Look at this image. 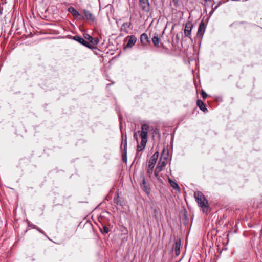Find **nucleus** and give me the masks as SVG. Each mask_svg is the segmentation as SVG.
<instances>
[{"mask_svg": "<svg viewBox=\"0 0 262 262\" xmlns=\"http://www.w3.org/2000/svg\"><path fill=\"white\" fill-rule=\"evenodd\" d=\"M134 137L136 139V140H137V142H138V137H137V136L136 135V134H135L134 135Z\"/></svg>", "mask_w": 262, "mask_h": 262, "instance_id": "30", "label": "nucleus"}, {"mask_svg": "<svg viewBox=\"0 0 262 262\" xmlns=\"http://www.w3.org/2000/svg\"><path fill=\"white\" fill-rule=\"evenodd\" d=\"M194 197L196 201L203 210L204 212H207L208 210V203L203 194L200 191L194 192Z\"/></svg>", "mask_w": 262, "mask_h": 262, "instance_id": "1", "label": "nucleus"}, {"mask_svg": "<svg viewBox=\"0 0 262 262\" xmlns=\"http://www.w3.org/2000/svg\"><path fill=\"white\" fill-rule=\"evenodd\" d=\"M201 96L203 99H206L207 97V94L204 90H202Z\"/></svg>", "mask_w": 262, "mask_h": 262, "instance_id": "24", "label": "nucleus"}, {"mask_svg": "<svg viewBox=\"0 0 262 262\" xmlns=\"http://www.w3.org/2000/svg\"><path fill=\"white\" fill-rule=\"evenodd\" d=\"M114 202L117 204L119 205L120 204L119 200V194L117 193V197L116 198L114 199Z\"/></svg>", "mask_w": 262, "mask_h": 262, "instance_id": "25", "label": "nucleus"}, {"mask_svg": "<svg viewBox=\"0 0 262 262\" xmlns=\"http://www.w3.org/2000/svg\"><path fill=\"white\" fill-rule=\"evenodd\" d=\"M220 5V3H219L216 6H215L214 8L212 9L211 11L210 12V14L213 13L214 11L218 8V7Z\"/></svg>", "mask_w": 262, "mask_h": 262, "instance_id": "26", "label": "nucleus"}, {"mask_svg": "<svg viewBox=\"0 0 262 262\" xmlns=\"http://www.w3.org/2000/svg\"><path fill=\"white\" fill-rule=\"evenodd\" d=\"M121 146H123V151H127V141L126 135H125L124 136H122Z\"/></svg>", "mask_w": 262, "mask_h": 262, "instance_id": "19", "label": "nucleus"}, {"mask_svg": "<svg viewBox=\"0 0 262 262\" xmlns=\"http://www.w3.org/2000/svg\"><path fill=\"white\" fill-rule=\"evenodd\" d=\"M166 165V163L165 161H163L162 162H159L157 166H156L155 170V176L157 179L160 181L162 182V179L160 178L159 173L162 170L163 167H165Z\"/></svg>", "mask_w": 262, "mask_h": 262, "instance_id": "7", "label": "nucleus"}, {"mask_svg": "<svg viewBox=\"0 0 262 262\" xmlns=\"http://www.w3.org/2000/svg\"><path fill=\"white\" fill-rule=\"evenodd\" d=\"M168 181H169V183L170 184V186L172 188H173L175 189H179V185H178V184L176 182H174V181L170 179H168Z\"/></svg>", "mask_w": 262, "mask_h": 262, "instance_id": "20", "label": "nucleus"}, {"mask_svg": "<svg viewBox=\"0 0 262 262\" xmlns=\"http://www.w3.org/2000/svg\"><path fill=\"white\" fill-rule=\"evenodd\" d=\"M193 28V25L191 22L188 21L187 22L185 26L184 29V35L185 37H187L190 39L191 38V32L192 29Z\"/></svg>", "mask_w": 262, "mask_h": 262, "instance_id": "10", "label": "nucleus"}, {"mask_svg": "<svg viewBox=\"0 0 262 262\" xmlns=\"http://www.w3.org/2000/svg\"><path fill=\"white\" fill-rule=\"evenodd\" d=\"M140 177L142 180V183L140 185L141 188L147 194H149L150 193V188L149 183L146 182L143 173H141Z\"/></svg>", "mask_w": 262, "mask_h": 262, "instance_id": "3", "label": "nucleus"}, {"mask_svg": "<svg viewBox=\"0 0 262 262\" xmlns=\"http://www.w3.org/2000/svg\"><path fill=\"white\" fill-rule=\"evenodd\" d=\"M197 105L200 108L201 110L203 111L204 112H207V109L205 106L203 102L201 100H197Z\"/></svg>", "mask_w": 262, "mask_h": 262, "instance_id": "18", "label": "nucleus"}, {"mask_svg": "<svg viewBox=\"0 0 262 262\" xmlns=\"http://www.w3.org/2000/svg\"><path fill=\"white\" fill-rule=\"evenodd\" d=\"M139 5L142 10L145 12L149 11L150 4L149 0H139Z\"/></svg>", "mask_w": 262, "mask_h": 262, "instance_id": "9", "label": "nucleus"}, {"mask_svg": "<svg viewBox=\"0 0 262 262\" xmlns=\"http://www.w3.org/2000/svg\"><path fill=\"white\" fill-rule=\"evenodd\" d=\"M205 29L206 27L205 25V23L203 21H202L199 26V28L197 32V35L198 36H201L203 35L205 32Z\"/></svg>", "mask_w": 262, "mask_h": 262, "instance_id": "15", "label": "nucleus"}, {"mask_svg": "<svg viewBox=\"0 0 262 262\" xmlns=\"http://www.w3.org/2000/svg\"><path fill=\"white\" fill-rule=\"evenodd\" d=\"M149 129V126L147 124H143L141 126V132L140 134V137L141 140L147 141L148 139V132Z\"/></svg>", "mask_w": 262, "mask_h": 262, "instance_id": "5", "label": "nucleus"}, {"mask_svg": "<svg viewBox=\"0 0 262 262\" xmlns=\"http://www.w3.org/2000/svg\"><path fill=\"white\" fill-rule=\"evenodd\" d=\"M147 142V141L141 140L140 143L138 144L137 147V154H138L139 152L142 151L145 149Z\"/></svg>", "mask_w": 262, "mask_h": 262, "instance_id": "17", "label": "nucleus"}, {"mask_svg": "<svg viewBox=\"0 0 262 262\" xmlns=\"http://www.w3.org/2000/svg\"><path fill=\"white\" fill-rule=\"evenodd\" d=\"M127 37L128 38V40L125 47V49L132 48L136 43L137 40L136 36L133 35L128 36Z\"/></svg>", "mask_w": 262, "mask_h": 262, "instance_id": "12", "label": "nucleus"}, {"mask_svg": "<svg viewBox=\"0 0 262 262\" xmlns=\"http://www.w3.org/2000/svg\"><path fill=\"white\" fill-rule=\"evenodd\" d=\"M73 39L78 42L81 45L89 48L91 49H92L94 48V47H93L92 45H91L90 43L88 42L86 40H85L82 37L79 36V35H75L73 37Z\"/></svg>", "mask_w": 262, "mask_h": 262, "instance_id": "4", "label": "nucleus"}, {"mask_svg": "<svg viewBox=\"0 0 262 262\" xmlns=\"http://www.w3.org/2000/svg\"><path fill=\"white\" fill-rule=\"evenodd\" d=\"M83 13L84 17V19L90 21L91 23H93L96 21V18L95 15L89 10L86 9H83L82 10Z\"/></svg>", "mask_w": 262, "mask_h": 262, "instance_id": "6", "label": "nucleus"}, {"mask_svg": "<svg viewBox=\"0 0 262 262\" xmlns=\"http://www.w3.org/2000/svg\"><path fill=\"white\" fill-rule=\"evenodd\" d=\"M100 231L102 234H107L109 232V229L107 226H103L102 228L100 229Z\"/></svg>", "mask_w": 262, "mask_h": 262, "instance_id": "22", "label": "nucleus"}, {"mask_svg": "<svg viewBox=\"0 0 262 262\" xmlns=\"http://www.w3.org/2000/svg\"><path fill=\"white\" fill-rule=\"evenodd\" d=\"M154 212L155 213V219L158 220V213L159 212V210L158 209L155 208V209L154 210Z\"/></svg>", "mask_w": 262, "mask_h": 262, "instance_id": "27", "label": "nucleus"}, {"mask_svg": "<svg viewBox=\"0 0 262 262\" xmlns=\"http://www.w3.org/2000/svg\"><path fill=\"white\" fill-rule=\"evenodd\" d=\"M132 24L130 22L124 23L120 28V31L122 32L128 33L129 30L132 29Z\"/></svg>", "mask_w": 262, "mask_h": 262, "instance_id": "14", "label": "nucleus"}, {"mask_svg": "<svg viewBox=\"0 0 262 262\" xmlns=\"http://www.w3.org/2000/svg\"><path fill=\"white\" fill-rule=\"evenodd\" d=\"M68 11L72 15V16L75 18L80 20H84V17L81 15L80 13L76 10L74 7H70L68 8Z\"/></svg>", "mask_w": 262, "mask_h": 262, "instance_id": "8", "label": "nucleus"}, {"mask_svg": "<svg viewBox=\"0 0 262 262\" xmlns=\"http://www.w3.org/2000/svg\"><path fill=\"white\" fill-rule=\"evenodd\" d=\"M85 39L89 41V43H91L93 46L97 45L99 42V39L97 37L93 38L89 34H85L84 35Z\"/></svg>", "mask_w": 262, "mask_h": 262, "instance_id": "11", "label": "nucleus"}, {"mask_svg": "<svg viewBox=\"0 0 262 262\" xmlns=\"http://www.w3.org/2000/svg\"><path fill=\"white\" fill-rule=\"evenodd\" d=\"M152 41L155 47H158L159 43V38L158 35H155L152 38Z\"/></svg>", "mask_w": 262, "mask_h": 262, "instance_id": "21", "label": "nucleus"}, {"mask_svg": "<svg viewBox=\"0 0 262 262\" xmlns=\"http://www.w3.org/2000/svg\"><path fill=\"white\" fill-rule=\"evenodd\" d=\"M159 156V153L158 152H155L153 155L151 156L149 161V164L148 166V169H147V174L149 177H151V175L152 173L153 169L155 165V163L157 162L158 157Z\"/></svg>", "mask_w": 262, "mask_h": 262, "instance_id": "2", "label": "nucleus"}, {"mask_svg": "<svg viewBox=\"0 0 262 262\" xmlns=\"http://www.w3.org/2000/svg\"><path fill=\"white\" fill-rule=\"evenodd\" d=\"M181 247V241L180 239H178L175 242V244H174V252L177 256H178L180 253Z\"/></svg>", "mask_w": 262, "mask_h": 262, "instance_id": "16", "label": "nucleus"}, {"mask_svg": "<svg viewBox=\"0 0 262 262\" xmlns=\"http://www.w3.org/2000/svg\"><path fill=\"white\" fill-rule=\"evenodd\" d=\"M122 160L123 162H127V151H123L122 155Z\"/></svg>", "mask_w": 262, "mask_h": 262, "instance_id": "23", "label": "nucleus"}, {"mask_svg": "<svg viewBox=\"0 0 262 262\" xmlns=\"http://www.w3.org/2000/svg\"><path fill=\"white\" fill-rule=\"evenodd\" d=\"M40 233H42V234H45L43 231L42 230H41L39 227H38V229H37Z\"/></svg>", "mask_w": 262, "mask_h": 262, "instance_id": "29", "label": "nucleus"}, {"mask_svg": "<svg viewBox=\"0 0 262 262\" xmlns=\"http://www.w3.org/2000/svg\"><path fill=\"white\" fill-rule=\"evenodd\" d=\"M33 229H38V227L37 226H36V225H32L31 226H30Z\"/></svg>", "mask_w": 262, "mask_h": 262, "instance_id": "28", "label": "nucleus"}, {"mask_svg": "<svg viewBox=\"0 0 262 262\" xmlns=\"http://www.w3.org/2000/svg\"><path fill=\"white\" fill-rule=\"evenodd\" d=\"M140 41L142 45L143 46H146L150 43L149 38L146 33H144L141 35Z\"/></svg>", "mask_w": 262, "mask_h": 262, "instance_id": "13", "label": "nucleus"}]
</instances>
